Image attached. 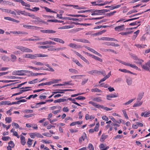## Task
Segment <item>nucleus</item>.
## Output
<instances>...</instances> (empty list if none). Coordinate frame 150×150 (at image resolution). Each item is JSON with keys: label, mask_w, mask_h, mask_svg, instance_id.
<instances>
[{"label": "nucleus", "mask_w": 150, "mask_h": 150, "mask_svg": "<svg viewBox=\"0 0 150 150\" xmlns=\"http://www.w3.org/2000/svg\"><path fill=\"white\" fill-rule=\"evenodd\" d=\"M66 49V47H58L56 48L55 50L56 51H59L60 50H62Z\"/></svg>", "instance_id": "nucleus-60"}, {"label": "nucleus", "mask_w": 150, "mask_h": 150, "mask_svg": "<svg viewBox=\"0 0 150 150\" xmlns=\"http://www.w3.org/2000/svg\"><path fill=\"white\" fill-rule=\"evenodd\" d=\"M139 33V30H138L134 33V35H133L132 37L133 39L134 40L136 38Z\"/></svg>", "instance_id": "nucleus-40"}, {"label": "nucleus", "mask_w": 150, "mask_h": 150, "mask_svg": "<svg viewBox=\"0 0 150 150\" xmlns=\"http://www.w3.org/2000/svg\"><path fill=\"white\" fill-rule=\"evenodd\" d=\"M88 103L90 104H91L93 106L95 107L96 108L100 109L103 108L104 110L106 111L111 110H112V108H109L107 107H105L103 105H100L99 104H98L92 101H90L88 102Z\"/></svg>", "instance_id": "nucleus-1"}, {"label": "nucleus", "mask_w": 150, "mask_h": 150, "mask_svg": "<svg viewBox=\"0 0 150 150\" xmlns=\"http://www.w3.org/2000/svg\"><path fill=\"white\" fill-rule=\"evenodd\" d=\"M87 137L86 134L84 133L83 135L79 138V142L80 144H81L83 141H84Z\"/></svg>", "instance_id": "nucleus-17"}, {"label": "nucleus", "mask_w": 150, "mask_h": 150, "mask_svg": "<svg viewBox=\"0 0 150 150\" xmlns=\"http://www.w3.org/2000/svg\"><path fill=\"white\" fill-rule=\"evenodd\" d=\"M32 128L34 129L35 130H37L38 129V127L37 125L36 124H32Z\"/></svg>", "instance_id": "nucleus-64"}, {"label": "nucleus", "mask_w": 150, "mask_h": 150, "mask_svg": "<svg viewBox=\"0 0 150 150\" xmlns=\"http://www.w3.org/2000/svg\"><path fill=\"white\" fill-rule=\"evenodd\" d=\"M85 76L84 75H76L72 76H71V78L72 79H76L77 78L80 76Z\"/></svg>", "instance_id": "nucleus-57"}, {"label": "nucleus", "mask_w": 150, "mask_h": 150, "mask_svg": "<svg viewBox=\"0 0 150 150\" xmlns=\"http://www.w3.org/2000/svg\"><path fill=\"white\" fill-rule=\"evenodd\" d=\"M49 39L52 40L54 41L57 42H58V41H59V40L60 39V38H49Z\"/></svg>", "instance_id": "nucleus-59"}, {"label": "nucleus", "mask_w": 150, "mask_h": 150, "mask_svg": "<svg viewBox=\"0 0 150 150\" xmlns=\"http://www.w3.org/2000/svg\"><path fill=\"white\" fill-rule=\"evenodd\" d=\"M35 115V114H29L28 115H24V117L27 118H28L29 117H31Z\"/></svg>", "instance_id": "nucleus-63"}, {"label": "nucleus", "mask_w": 150, "mask_h": 150, "mask_svg": "<svg viewBox=\"0 0 150 150\" xmlns=\"http://www.w3.org/2000/svg\"><path fill=\"white\" fill-rule=\"evenodd\" d=\"M26 70L15 71L12 72V74L14 75L24 76L26 75L25 72Z\"/></svg>", "instance_id": "nucleus-6"}, {"label": "nucleus", "mask_w": 150, "mask_h": 150, "mask_svg": "<svg viewBox=\"0 0 150 150\" xmlns=\"http://www.w3.org/2000/svg\"><path fill=\"white\" fill-rule=\"evenodd\" d=\"M72 27H73L71 25H65L60 27V29H68L72 28Z\"/></svg>", "instance_id": "nucleus-45"}, {"label": "nucleus", "mask_w": 150, "mask_h": 150, "mask_svg": "<svg viewBox=\"0 0 150 150\" xmlns=\"http://www.w3.org/2000/svg\"><path fill=\"white\" fill-rule=\"evenodd\" d=\"M99 40H103L106 41H116L117 40L114 38L106 37H103L99 38Z\"/></svg>", "instance_id": "nucleus-11"}, {"label": "nucleus", "mask_w": 150, "mask_h": 150, "mask_svg": "<svg viewBox=\"0 0 150 150\" xmlns=\"http://www.w3.org/2000/svg\"><path fill=\"white\" fill-rule=\"evenodd\" d=\"M69 71L70 72L75 74H78L79 73V72L77 70L74 69H70Z\"/></svg>", "instance_id": "nucleus-31"}, {"label": "nucleus", "mask_w": 150, "mask_h": 150, "mask_svg": "<svg viewBox=\"0 0 150 150\" xmlns=\"http://www.w3.org/2000/svg\"><path fill=\"white\" fill-rule=\"evenodd\" d=\"M58 81V80L57 79H54L52 81L47 82H46V85H50L53 83L57 82Z\"/></svg>", "instance_id": "nucleus-34"}, {"label": "nucleus", "mask_w": 150, "mask_h": 150, "mask_svg": "<svg viewBox=\"0 0 150 150\" xmlns=\"http://www.w3.org/2000/svg\"><path fill=\"white\" fill-rule=\"evenodd\" d=\"M88 148L90 150H94V147L93 145L91 143H89L88 145Z\"/></svg>", "instance_id": "nucleus-55"}, {"label": "nucleus", "mask_w": 150, "mask_h": 150, "mask_svg": "<svg viewBox=\"0 0 150 150\" xmlns=\"http://www.w3.org/2000/svg\"><path fill=\"white\" fill-rule=\"evenodd\" d=\"M67 100L64 98H60L57 100H55L54 102V103H60L61 102H64L66 101Z\"/></svg>", "instance_id": "nucleus-24"}, {"label": "nucleus", "mask_w": 150, "mask_h": 150, "mask_svg": "<svg viewBox=\"0 0 150 150\" xmlns=\"http://www.w3.org/2000/svg\"><path fill=\"white\" fill-rule=\"evenodd\" d=\"M118 96V94H111L107 96V99L109 100H111V98H116Z\"/></svg>", "instance_id": "nucleus-12"}, {"label": "nucleus", "mask_w": 150, "mask_h": 150, "mask_svg": "<svg viewBox=\"0 0 150 150\" xmlns=\"http://www.w3.org/2000/svg\"><path fill=\"white\" fill-rule=\"evenodd\" d=\"M39 133L37 132L31 133L29 134L31 138L34 139L35 137H38Z\"/></svg>", "instance_id": "nucleus-18"}, {"label": "nucleus", "mask_w": 150, "mask_h": 150, "mask_svg": "<svg viewBox=\"0 0 150 150\" xmlns=\"http://www.w3.org/2000/svg\"><path fill=\"white\" fill-rule=\"evenodd\" d=\"M72 81H67V82H65L63 84V85L64 86H66V85H73L74 84L73 83H70Z\"/></svg>", "instance_id": "nucleus-46"}, {"label": "nucleus", "mask_w": 150, "mask_h": 150, "mask_svg": "<svg viewBox=\"0 0 150 150\" xmlns=\"http://www.w3.org/2000/svg\"><path fill=\"white\" fill-rule=\"evenodd\" d=\"M75 99L76 100H83L86 99V98L83 96H79L77 97Z\"/></svg>", "instance_id": "nucleus-56"}, {"label": "nucleus", "mask_w": 150, "mask_h": 150, "mask_svg": "<svg viewBox=\"0 0 150 150\" xmlns=\"http://www.w3.org/2000/svg\"><path fill=\"white\" fill-rule=\"evenodd\" d=\"M23 57L24 58H28L32 59H35V55L30 54H26L23 56Z\"/></svg>", "instance_id": "nucleus-9"}, {"label": "nucleus", "mask_w": 150, "mask_h": 150, "mask_svg": "<svg viewBox=\"0 0 150 150\" xmlns=\"http://www.w3.org/2000/svg\"><path fill=\"white\" fill-rule=\"evenodd\" d=\"M2 59L4 61L8 62L10 61V58L4 55L2 57Z\"/></svg>", "instance_id": "nucleus-36"}, {"label": "nucleus", "mask_w": 150, "mask_h": 150, "mask_svg": "<svg viewBox=\"0 0 150 150\" xmlns=\"http://www.w3.org/2000/svg\"><path fill=\"white\" fill-rule=\"evenodd\" d=\"M73 40L77 42H81L83 43H88V41L87 40L81 38L74 39Z\"/></svg>", "instance_id": "nucleus-14"}, {"label": "nucleus", "mask_w": 150, "mask_h": 150, "mask_svg": "<svg viewBox=\"0 0 150 150\" xmlns=\"http://www.w3.org/2000/svg\"><path fill=\"white\" fill-rule=\"evenodd\" d=\"M108 135H105L104 134H103L101 136L100 140L102 142H103L105 140L108 138Z\"/></svg>", "instance_id": "nucleus-25"}, {"label": "nucleus", "mask_w": 150, "mask_h": 150, "mask_svg": "<svg viewBox=\"0 0 150 150\" xmlns=\"http://www.w3.org/2000/svg\"><path fill=\"white\" fill-rule=\"evenodd\" d=\"M142 103V102H139L137 103H134L133 105V107H139L141 105Z\"/></svg>", "instance_id": "nucleus-50"}, {"label": "nucleus", "mask_w": 150, "mask_h": 150, "mask_svg": "<svg viewBox=\"0 0 150 150\" xmlns=\"http://www.w3.org/2000/svg\"><path fill=\"white\" fill-rule=\"evenodd\" d=\"M116 13V11H114L113 12L108 13L106 14L107 16L110 17L113 16L115 13Z\"/></svg>", "instance_id": "nucleus-54"}, {"label": "nucleus", "mask_w": 150, "mask_h": 150, "mask_svg": "<svg viewBox=\"0 0 150 150\" xmlns=\"http://www.w3.org/2000/svg\"><path fill=\"white\" fill-rule=\"evenodd\" d=\"M109 10L107 9H103L101 10L94 9L93 13H91L92 16L102 15L105 13L109 11Z\"/></svg>", "instance_id": "nucleus-2"}, {"label": "nucleus", "mask_w": 150, "mask_h": 150, "mask_svg": "<svg viewBox=\"0 0 150 150\" xmlns=\"http://www.w3.org/2000/svg\"><path fill=\"white\" fill-rule=\"evenodd\" d=\"M45 66L49 68V69H45L46 70H48L50 71L53 72L54 71V70L48 64H45Z\"/></svg>", "instance_id": "nucleus-39"}, {"label": "nucleus", "mask_w": 150, "mask_h": 150, "mask_svg": "<svg viewBox=\"0 0 150 150\" xmlns=\"http://www.w3.org/2000/svg\"><path fill=\"white\" fill-rule=\"evenodd\" d=\"M98 71L96 70H92L87 71V73L91 75H93L94 74H98Z\"/></svg>", "instance_id": "nucleus-21"}, {"label": "nucleus", "mask_w": 150, "mask_h": 150, "mask_svg": "<svg viewBox=\"0 0 150 150\" xmlns=\"http://www.w3.org/2000/svg\"><path fill=\"white\" fill-rule=\"evenodd\" d=\"M35 59L37 57H47L48 55L44 54H35Z\"/></svg>", "instance_id": "nucleus-35"}, {"label": "nucleus", "mask_w": 150, "mask_h": 150, "mask_svg": "<svg viewBox=\"0 0 150 150\" xmlns=\"http://www.w3.org/2000/svg\"><path fill=\"white\" fill-rule=\"evenodd\" d=\"M133 59L135 61L134 62L137 64H139L141 65L144 62V60L142 59H140L136 55H133L132 56Z\"/></svg>", "instance_id": "nucleus-5"}, {"label": "nucleus", "mask_w": 150, "mask_h": 150, "mask_svg": "<svg viewBox=\"0 0 150 150\" xmlns=\"http://www.w3.org/2000/svg\"><path fill=\"white\" fill-rule=\"evenodd\" d=\"M133 31H130L128 32H120L119 33V34H120L122 35H127L131 34L133 33Z\"/></svg>", "instance_id": "nucleus-32"}, {"label": "nucleus", "mask_w": 150, "mask_h": 150, "mask_svg": "<svg viewBox=\"0 0 150 150\" xmlns=\"http://www.w3.org/2000/svg\"><path fill=\"white\" fill-rule=\"evenodd\" d=\"M150 114V110L145 112H142L141 113V116L142 117L144 116V117H149Z\"/></svg>", "instance_id": "nucleus-20"}, {"label": "nucleus", "mask_w": 150, "mask_h": 150, "mask_svg": "<svg viewBox=\"0 0 150 150\" xmlns=\"http://www.w3.org/2000/svg\"><path fill=\"white\" fill-rule=\"evenodd\" d=\"M8 144L9 145L8 146H10L12 148H13L15 146V145L13 142L12 141H10L8 142Z\"/></svg>", "instance_id": "nucleus-47"}, {"label": "nucleus", "mask_w": 150, "mask_h": 150, "mask_svg": "<svg viewBox=\"0 0 150 150\" xmlns=\"http://www.w3.org/2000/svg\"><path fill=\"white\" fill-rule=\"evenodd\" d=\"M21 4L23 6H25L26 7H30V5L29 4L25 3L23 0L21 3Z\"/></svg>", "instance_id": "nucleus-53"}, {"label": "nucleus", "mask_w": 150, "mask_h": 150, "mask_svg": "<svg viewBox=\"0 0 150 150\" xmlns=\"http://www.w3.org/2000/svg\"><path fill=\"white\" fill-rule=\"evenodd\" d=\"M53 47V46H49V45H46V46H38V48H42V49H47Z\"/></svg>", "instance_id": "nucleus-38"}, {"label": "nucleus", "mask_w": 150, "mask_h": 150, "mask_svg": "<svg viewBox=\"0 0 150 150\" xmlns=\"http://www.w3.org/2000/svg\"><path fill=\"white\" fill-rule=\"evenodd\" d=\"M124 26L125 25H124L116 26L115 28V30L118 32L123 31L125 29Z\"/></svg>", "instance_id": "nucleus-10"}, {"label": "nucleus", "mask_w": 150, "mask_h": 150, "mask_svg": "<svg viewBox=\"0 0 150 150\" xmlns=\"http://www.w3.org/2000/svg\"><path fill=\"white\" fill-rule=\"evenodd\" d=\"M38 96V95L35 94L34 95H30L28 97L26 98L27 99H30L31 98H35L36 97Z\"/></svg>", "instance_id": "nucleus-49"}, {"label": "nucleus", "mask_w": 150, "mask_h": 150, "mask_svg": "<svg viewBox=\"0 0 150 150\" xmlns=\"http://www.w3.org/2000/svg\"><path fill=\"white\" fill-rule=\"evenodd\" d=\"M137 47L140 48H143L145 47V46H146V45H139V44H135V45Z\"/></svg>", "instance_id": "nucleus-44"}, {"label": "nucleus", "mask_w": 150, "mask_h": 150, "mask_svg": "<svg viewBox=\"0 0 150 150\" xmlns=\"http://www.w3.org/2000/svg\"><path fill=\"white\" fill-rule=\"evenodd\" d=\"M29 68L32 69H34L35 70L38 71L40 70H45V69L43 68V67H41L40 68H38L34 67L31 66H30L28 67Z\"/></svg>", "instance_id": "nucleus-26"}, {"label": "nucleus", "mask_w": 150, "mask_h": 150, "mask_svg": "<svg viewBox=\"0 0 150 150\" xmlns=\"http://www.w3.org/2000/svg\"><path fill=\"white\" fill-rule=\"evenodd\" d=\"M31 62L34 65L38 66H43L44 65V64L41 62H38L36 61H32Z\"/></svg>", "instance_id": "nucleus-23"}, {"label": "nucleus", "mask_w": 150, "mask_h": 150, "mask_svg": "<svg viewBox=\"0 0 150 150\" xmlns=\"http://www.w3.org/2000/svg\"><path fill=\"white\" fill-rule=\"evenodd\" d=\"M91 91L92 92H102V91L100 90L97 88L92 89L91 90Z\"/></svg>", "instance_id": "nucleus-41"}, {"label": "nucleus", "mask_w": 150, "mask_h": 150, "mask_svg": "<svg viewBox=\"0 0 150 150\" xmlns=\"http://www.w3.org/2000/svg\"><path fill=\"white\" fill-rule=\"evenodd\" d=\"M89 55L91 56L93 58V59H95L96 60L98 61H99V62H102L103 61V60L101 59V58L98 57H97L94 55Z\"/></svg>", "instance_id": "nucleus-30"}, {"label": "nucleus", "mask_w": 150, "mask_h": 150, "mask_svg": "<svg viewBox=\"0 0 150 150\" xmlns=\"http://www.w3.org/2000/svg\"><path fill=\"white\" fill-rule=\"evenodd\" d=\"M144 93L143 92L140 93L139 94L137 99V100L138 101H140L143 98V96L144 95Z\"/></svg>", "instance_id": "nucleus-28"}, {"label": "nucleus", "mask_w": 150, "mask_h": 150, "mask_svg": "<svg viewBox=\"0 0 150 150\" xmlns=\"http://www.w3.org/2000/svg\"><path fill=\"white\" fill-rule=\"evenodd\" d=\"M111 75V71H110L107 75H106L99 82V83H100L101 82L105 81L106 79L108 78Z\"/></svg>", "instance_id": "nucleus-15"}, {"label": "nucleus", "mask_w": 150, "mask_h": 150, "mask_svg": "<svg viewBox=\"0 0 150 150\" xmlns=\"http://www.w3.org/2000/svg\"><path fill=\"white\" fill-rule=\"evenodd\" d=\"M41 142L42 143H45V144H50L52 143V142L50 140H49L48 141H46V140L44 139H42L41 140Z\"/></svg>", "instance_id": "nucleus-58"}, {"label": "nucleus", "mask_w": 150, "mask_h": 150, "mask_svg": "<svg viewBox=\"0 0 150 150\" xmlns=\"http://www.w3.org/2000/svg\"><path fill=\"white\" fill-rule=\"evenodd\" d=\"M11 61L12 62H15L16 61L17 59V57L15 55L11 54Z\"/></svg>", "instance_id": "nucleus-42"}, {"label": "nucleus", "mask_w": 150, "mask_h": 150, "mask_svg": "<svg viewBox=\"0 0 150 150\" xmlns=\"http://www.w3.org/2000/svg\"><path fill=\"white\" fill-rule=\"evenodd\" d=\"M73 7L74 8L79 10L86 9V8L83 7H79L78 5H74Z\"/></svg>", "instance_id": "nucleus-33"}, {"label": "nucleus", "mask_w": 150, "mask_h": 150, "mask_svg": "<svg viewBox=\"0 0 150 150\" xmlns=\"http://www.w3.org/2000/svg\"><path fill=\"white\" fill-rule=\"evenodd\" d=\"M40 31L43 33H54L56 32V31L52 30H41Z\"/></svg>", "instance_id": "nucleus-13"}, {"label": "nucleus", "mask_w": 150, "mask_h": 150, "mask_svg": "<svg viewBox=\"0 0 150 150\" xmlns=\"http://www.w3.org/2000/svg\"><path fill=\"white\" fill-rule=\"evenodd\" d=\"M66 89H57L55 90V91H58L59 93H64L65 92H66Z\"/></svg>", "instance_id": "nucleus-61"}, {"label": "nucleus", "mask_w": 150, "mask_h": 150, "mask_svg": "<svg viewBox=\"0 0 150 150\" xmlns=\"http://www.w3.org/2000/svg\"><path fill=\"white\" fill-rule=\"evenodd\" d=\"M68 45L72 48H79L80 47V45H78L72 43L69 44Z\"/></svg>", "instance_id": "nucleus-22"}, {"label": "nucleus", "mask_w": 150, "mask_h": 150, "mask_svg": "<svg viewBox=\"0 0 150 150\" xmlns=\"http://www.w3.org/2000/svg\"><path fill=\"white\" fill-rule=\"evenodd\" d=\"M42 8H45L47 12H50V13H57L55 12V11H53L51 10L50 9V8H47V7H42Z\"/></svg>", "instance_id": "nucleus-37"}, {"label": "nucleus", "mask_w": 150, "mask_h": 150, "mask_svg": "<svg viewBox=\"0 0 150 150\" xmlns=\"http://www.w3.org/2000/svg\"><path fill=\"white\" fill-rule=\"evenodd\" d=\"M135 98L134 99H132L130 100H129L126 103H125L123 104V105H128L130 104L131 103H132L135 99Z\"/></svg>", "instance_id": "nucleus-43"}, {"label": "nucleus", "mask_w": 150, "mask_h": 150, "mask_svg": "<svg viewBox=\"0 0 150 150\" xmlns=\"http://www.w3.org/2000/svg\"><path fill=\"white\" fill-rule=\"evenodd\" d=\"M116 60L118 61L120 63H121L122 64H124L125 65L129 67H130L136 70H139V69L138 68V67L135 64H130V63H127L122 61L118 60L117 59Z\"/></svg>", "instance_id": "nucleus-3"}, {"label": "nucleus", "mask_w": 150, "mask_h": 150, "mask_svg": "<svg viewBox=\"0 0 150 150\" xmlns=\"http://www.w3.org/2000/svg\"><path fill=\"white\" fill-rule=\"evenodd\" d=\"M15 11L18 15H20V14H21L25 16L28 15V13L25 11H21L18 10H15Z\"/></svg>", "instance_id": "nucleus-16"}, {"label": "nucleus", "mask_w": 150, "mask_h": 150, "mask_svg": "<svg viewBox=\"0 0 150 150\" xmlns=\"http://www.w3.org/2000/svg\"><path fill=\"white\" fill-rule=\"evenodd\" d=\"M20 136V139H21V144L23 146L26 143V141H25V138L23 135H21Z\"/></svg>", "instance_id": "nucleus-19"}, {"label": "nucleus", "mask_w": 150, "mask_h": 150, "mask_svg": "<svg viewBox=\"0 0 150 150\" xmlns=\"http://www.w3.org/2000/svg\"><path fill=\"white\" fill-rule=\"evenodd\" d=\"M33 140L31 139L30 138H29L28 139V141L27 142V144L28 145V147H30L32 145V141H33Z\"/></svg>", "instance_id": "nucleus-51"}, {"label": "nucleus", "mask_w": 150, "mask_h": 150, "mask_svg": "<svg viewBox=\"0 0 150 150\" xmlns=\"http://www.w3.org/2000/svg\"><path fill=\"white\" fill-rule=\"evenodd\" d=\"M5 120L8 123H10L12 121L11 118L10 117H6L5 119Z\"/></svg>", "instance_id": "nucleus-52"}, {"label": "nucleus", "mask_w": 150, "mask_h": 150, "mask_svg": "<svg viewBox=\"0 0 150 150\" xmlns=\"http://www.w3.org/2000/svg\"><path fill=\"white\" fill-rule=\"evenodd\" d=\"M142 68L146 71H149L150 67V60L144 65H141Z\"/></svg>", "instance_id": "nucleus-7"}, {"label": "nucleus", "mask_w": 150, "mask_h": 150, "mask_svg": "<svg viewBox=\"0 0 150 150\" xmlns=\"http://www.w3.org/2000/svg\"><path fill=\"white\" fill-rule=\"evenodd\" d=\"M31 87H23L22 88H21L20 89H20L19 90V91L18 93H14L12 95V96H15L18 95H20L22 93H23L24 92L27 91H28L30 90V89H26L27 88H30Z\"/></svg>", "instance_id": "nucleus-4"}, {"label": "nucleus", "mask_w": 150, "mask_h": 150, "mask_svg": "<svg viewBox=\"0 0 150 150\" xmlns=\"http://www.w3.org/2000/svg\"><path fill=\"white\" fill-rule=\"evenodd\" d=\"M92 100L94 101H96L97 102H100L102 101L101 98L100 97H97L93 98Z\"/></svg>", "instance_id": "nucleus-29"}, {"label": "nucleus", "mask_w": 150, "mask_h": 150, "mask_svg": "<svg viewBox=\"0 0 150 150\" xmlns=\"http://www.w3.org/2000/svg\"><path fill=\"white\" fill-rule=\"evenodd\" d=\"M10 32L16 35H27L28 34V33L22 31H11Z\"/></svg>", "instance_id": "nucleus-8"}, {"label": "nucleus", "mask_w": 150, "mask_h": 150, "mask_svg": "<svg viewBox=\"0 0 150 150\" xmlns=\"http://www.w3.org/2000/svg\"><path fill=\"white\" fill-rule=\"evenodd\" d=\"M29 68L32 69H34L35 70L38 71L40 70H45V69L43 68V67H41L40 68H38L34 67L31 66H30L28 67Z\"/></svg>", "instance_id": "nucleus-27"}, {"label": "nucleus", "mask_w": 150, "mask_h": 150, "mask_svg": "<svg viewBox=\"0 0 150 150\" xmlns=\"http://www.w3.org/2000/svg\"><path fill=\"white\" fill-rule=\"evenodd\" d=\"M11 138L9 137H4L2 138V139L4 141H6L10 139Z\"/></svg>", "instance_id": "nucleus-62"}, {"label": "nucleus", "mask_w": 150, "mask_h": 150, "mask_svg": "<svg viewBox=\"0 0 150 150\" xmlns=\"http://www.w3.org/2000/svg\"><path fill=\"white\" fill-rule=\"evenodd\" d=\"M122 112L124 115L125 117L127 119H129L127 115V112H126V110H122Z\"/></svg>", "instance_id": "nucleus-48"}]
</instances>
